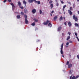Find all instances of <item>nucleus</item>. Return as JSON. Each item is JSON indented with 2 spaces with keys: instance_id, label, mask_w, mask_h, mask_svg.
<instances>
[{
  "instance_id": "obj_1",
  "label": "nucleus",
  "mask_w": 79,
  "mask_h": 79,
  "mask_svg": "<svg viewBox=\"0 0 79 79\" xmlns=\"http://www.w3.org/2000/svg\"><path fill=\"white\" fill-rule=\"evenodd\" d=\"M24 18L25 19V23L26 24H28L29 23V22L28 21V20H27V15H24Z\"/></svg>"
},
{
  "instance_id": "obj_2",
  "label": "nucleus",
  "mask_w": 79,
  "mask_h": 79,
  "mask_svg": "<svg viewBox=\"0 0 79 79\" xmlns=\"http://www.w3.org/2000/svg\"><path fill=\"white\" fill-rule=\"evenodd\" d=\"M70 10H68V11L69 12V14L70 15H72V14H73V13H72V12H71V10H73V7H70Z\"/></svg>"
},
{
  "instance_id": "obj_3",
  "label": "nucleus",
  "mask_w": 79,
  "mask_h": 79,
  "mask_svg": "<svg viewBox=\"0 0 79 79\" xmlns=\"http://www.w3.org/2000/svg\"><path fill=\"white\" fill-rule=\"evenodd\" d=\"M75 16H76L75 15H73V19H74L75 21L77 22L78 21V19H77V17H75Z\"/></svg>"
},
{
  "instance_id": "obj_4",
  "label": "nucleus",
  "mask_w": 79,
  "mask_h": 79,
  "mask_svg": "<svg viewBox=\"0 0 79 79\" xmlns=\"http://www.w3.org/2000/svg\"><path fill=\"white\" fill-rule=\"evenodd\" d=\"M64 44L63 43L61 45V47L60 48V52L61 54H63V48Z\"/></svg>"
},
{
  "instance_id": "obj_5",
  "label": "nucleus",
  "mask_w": 79,
  "mask_h": 79,
  "mask_svg": "<svg viewBox=\"0 0 79 79\" xmlns=\"http://www.w3.org/2000/svg\"><path fill=\"white\" fill-rule=\"evenodd\" d=\"M50 23V21H48V20H47L46 22H44V25H47V24H48V23Z\"/></svg>"
},
{
  "instance_id": "obj_6",
  "label": "nucleus",
  "mask_w": 79,
  "mask_h": 79,
  "mask_svg": "<svg viewBox=\"0 0 79 79\" xmlns=\"http://www.w3.org/2000/svg\"><path fill=\"white\" fill-rule=\"evenodd\" d=\"M34 1L35 3H36L38 5H40V1H36V0H35Z\"/></svg>"
},
{
  "instance_id": "obj_7",
  "label": "nucleus",
  "mask_w": 79,
  "mask_h": 79,
  "mask_svg": "<svg viewBox=\"0 0 79 79\" xmlns=\"http://www.w3.org/2000/svg\"><path fill=\"white\" fill-rule=\"evenodd\" d=\"M32 12L33 14L35 13L36 12V10L35 9H33V10H32Z\"/></svg>"
},
{
  "instance_id": "obj_8",
  "label": "nucleus",
  "mask_w": 79,
  "mask_h": 79,
  "mask_svg": "<svg viewBox=\"0 0 79 79\" xmlns=\"http://www.w3.org/2000/svg\"><path fill=\"white\" fill-rule=\"evenodd\" d=\"M18 5L19 6H21V3L20 1H19L18 2Z\"/></svg>"
},
{
  "instance_id": "obj_9",
  "label": "nucleus",
  "mask_w": 79,
  "mask_h": 79,
  "mask_svg": "<svg viewBox=\"0 0 79 79\" xmlns=\"http://www.w3.org/2000/svg\"><path fill=\"white\" fill-rule=\"evenodd\" d=\"M61 28L62 27H59L57 29V31H61Z\"/></svg>"
},
{
  "instance_id": "obj_10",
  "label": "nucleus",
  "mask_w": 79,
  "mask_h": 79,
  "mask_svg": "<svg viewBox=\"0 0 79 79\" xmlns=\"http://www.w3.org/2000/svg\"><path fill=\"white\" fill-rule=\"evenodd\" d=\"M57 19H58V16H55L54 18V21H56Z\"/></svg>"
},
{
  "instance_id": "obj_11",
  "label": "nucleus",
  "mask_w": 79,
  "mask_h": 79,
  "mask_svg": "<svg viewBox=\"0 0 79 79\" xmlns=\"http://www.w3.org/2000/svg\"><path fill=\"white\" fill-rule=\"evenodd\" d=\"M70 79H76L75 76H73L72 77V76L70 77Z\"/></svg>"
},
{
  "instance_id": "obj_12",
  "label": "nucleus",
  "mask_w": 79,
  "mask_h": 79,
  "mask_svg": "<svg viewBox=\"0 0 79 79\" xmlns=\"http://www.w3.org/2000/svg\"><path fill=\"white\" fill-rule=\"evenodd\" d=\"M35 0H28V2L29 3H32L33 2H34V1Z\"/></svg>"
},
{
  "instance_id": "obj_13",
  "label": "nucleus",
  "mask_w": 79,
  "mask_h": 79,
  "mask_svg": "<svg viewBox=\"0 0 79 79\" xmlns=\"http://www.w3.org/2000/svg\"><path fill=\"white\" fill-rule=\"evenodd\" d=\"M24 11L25 13H27L28 12L27 10L26 9H25L24 10Z\"/></svg>"
},
{
  "instance_id": "obj_14",
  "label": "nucleus",
  "mask_w": 79,
  "mask_h": 79,
  "mask_svg": "<svg viewBox=\"0 0 79 79\" xmlns=\"http://www.w3.org/2000/svg\"><path fill=\"white\" fill-rule=\"evenodd\" d=\"M66 5H65L64 6H63V10L64 12V8H66Z\"/></svg>"
},
{
  "instance_id": "obj_15",
  "label": "nucleus",
  "mask_w": 79,
  "mask_h": 79,
  "mask_svg": "<svg viewBox=\"0 0 79 79\" xmlns=\"http://www.w3.org/2000/svg\"><path fill=\"white\" fill-rule=\"evenodd\" d=\"M68 25L70 27V26H71L72 24H71V22H69L68 23Z\"/></svg>"
},
{
  "instance_id": "obj_16",
  "label": "nucleus",
  "mask_w": 79,
  "mask_h": 79,
  "mask_svg": "<svg viewBox=\"0 0 79 79\" xmlns=\"http://www.w3.org/2000/svg\"><path fill=\"white\" fill-rule=\"evenodd\" d=\"M72 64H70L68 65V68H70L71 67H72Z\"/></svg>"
},
{
  "instance_id": "obj_17",
  "label": "nucleus",
  "mask_w": 79,
  "mask_h": 79,
  "mask_svg": "<svg viewBox=\"0 0 79 79\" xmlns=\"http://www.w3.org/2000/svg\"><path fill=\"white\" fill-rule=\"evenodd\" d=\"M48 26L50 27H51L52 26V24L49 23L48 24Z\"/></svg>"
},
{
  "instance_id": "obj_18",
  "label": "nucleus",
  "mask_w": 79,
  "mask_h": 79,
  "mask_svg": "<svg viewBox=\"0 0 79 79\" xmlns=\"http://www.w3.org/2000/svg\"><path fill=\"white\" fill-rule=\"evenodd\" d=\"M23 3L25 5H26L27 3V2H26V1L24 0L23 1Z\"/></svg>"
},
{
  "instance_id": "obj_19",
  "label": "nucleus",
  "mask_w": 79,
  "mask_h": 79,
  "mask_svg": "<svg viewBox=\"0 0 79 79\" xmlns=\"http://www.w3.org/2000/svg\"><path fill=\"white\" fill-rule=\"evenodd\" d=\"M73 70H70L69 72L70 74H71L73 73Z\"/></svg>"
},
{
  "instance_id": "obj_20",
  "label": "nucleus",
  "mask_w": 79,
  "mask_h": 79,
  "mask_svg": "<svg viewBox=\"0 0 79 79\" xmlns=\"http://www.w3.org/2000/svg\"><path fill=\"white\" fill-rule=\"evenodd\" d=\"M33 20L35 21V22H38L39 20L38 19H36L35 18L33 19Z\"/></svg>"
},
{
  "instance_id": "obj_21",
  "label": "nucleus",
  "mask_w": 79,
  "mask_h": 79,
  "mask_svg": "<svg viewBox=\"0 0 79 79\" xmlns=\"http://www.w3.org/2000/svg\"><path fill=\"white\" fill-rule=\"evenodd\" d=\"M50 6H51V9H52L53 6V5L52 4H50Z\"/></svg>"
},
{
  "instance_id": "obj_22",
  "label": "nucleus",
  "mask_w": 79,
  "mask_h": 79,
  "mask_svg": "<svg viewBox=\"0 0 79 79\" xmlns=\"http://www.w3.org/2000/svg\"><path fill=\"white\" fill-rule=\"evenodd\" d=\"M17 19H20L21 18V16L20 15H17Z\"/></svg>"
},
{
  "instance_id": "obj_23",
  "label": "nucleus",
  "mask_w": 79,
  "mask_h": 79,
  "mask_svg": "<svg viewBox=\"0 0 79 79\" xmlns=\"http://www.w3.org/2000/svg\"><path fill=\"white\" fill-rule=\"evenodd\" d=\"M63 20V17L62 16H61L60 19H59V20L60 21H62Z\"/></svg>"
},
{
  "instance_id": "obj_24",
  "label": "nucleus",
  "mask_w": 79,
  "mask_h": 79,
  "mask_svg": "<svg viewBox=\"0 0 79 79\" xmlns=\"http://www.w3.org/2000/svg\"><path fill=\"white\" fill-rule=\"evenodd\" d=\"M31 26H34L35 25V23H32L31 24Z\"/></svg>"
},
{
  "instance_id": "obj_25",
  "label": "nucleus",
  "mask_w": 79,
  "mask_h": 79,
  "mask_svg": "<svg viewBox=\"0 0 79 79\" xmlns=\"http://www.w3.org/2000/svg\"><path fill=\"white\" fill-rule=\"evenodd\" d=\"M69 39H70V36H69L67 37V39L66 40H69Z\"/></svg>"
},
{
  "instance_id": "obj_26",
  "label": "nucleus",
  "mask_w": 79,
  "mask_h": 79,
  "mask_svg": "<svg viewBox=\"0 0 79 79\" xmlns=\"http://www.w3.org/2000/svg\"><path fill=\"white\" fill-rule=\"evenodd\" d=\"M20 14H21V15L23 16V15H24V12H21L20 13Z\"/></svg>"
},
{
  "instance_id": "obj_27",
  "label": "nucleus",
  "mask_w": 79,
  "mask_h": 79,
  "mask_svg": "<svg viewBox=\"0 0 79 79\" xmlns=\"http://www.w3.org/2000/svg\"><path fill=\"white\" fill-rule=\"evenodd\" d=\"M75 25L76 27H78V26H79V24H78V23H76L75 24Z\"/></svg>"
},
{
  "instance_id": "obj_28",
  "label": "nucleus",
  "mask_w": 79,
  "mask_h": 79,
  "mask_svg": "<svg viewBox=\"0 0 79 79\" xmlns=\"http://www.w3.org/2000/svg\"><path fill=\"white\" fill-rule=\"evenodd\" d=\"M52 3H53V1L52 0L50 1L49 2V4H52Z\"/></svg>"
},
{
  "instance_id": "obj_29",
  "label": "nucleus",
  "mask_w": 79,
  "mask_h": 79,
  "mask_svg": "<svg viewBox=\"0 0 79 79\" xmlns=\"http://www.w3.org/2000/svg\"><path fill=\"white\" fill-rule=\"evenodd\" d=\"M69 61H67L66 64H67V65H68V64H69Z\"/></svg>"
},
{
  "instance_id": "obj_30",
  "label": "nucleus",
  "mask_w": 79,
  "mask_h": 79,
  "mask_svg": "<svg viewBox=\"0 0 79 79\" xmlns=\"http://www.w3.org/2000/svg\"><path fill=\"white\" fill-rule=\"evenodd\" d=\"M19 8H21V9H23V8H24V7L23 6H19Z\"/></svg>"
},
{
  "instance_id": "obj_31",
  "label": "nucleus",
  "mask_w": 79,
  "mask_h": 79,
  "mask_svg": "<svg viewBox=\"0 0 79 79\" xmlns=\"http://www.w3.org/2000/svg\"><path fill=\"white\" fill-rule=\"evenodd\" d=\"M40 14H42V10H40Z\"/></svg>"
},
{
  "instance_id": "obj_32",
  "label": "nucleus",
  "mask_w": 79,
  "mask_h": 79,
  "mask_svg": "<svg viewBox=\"0 0 79 79\" xmlns=\"http://www.w3.org/2000/svg\"><path fill=\"white\" fill-rule=\"evenodd\" d=\"M67 3L69 4V5H71V3L70 2H69L68 1L67 2Z\"/></svg>"
},
{
  "instance_id": "obj_33",
  "label": "nucleus",
  "mask_w": 79,
  "mask_h": 79,
  "mask_svg": "<svg viewBox=\"0 0 79 79\" xmlns=\"http://www.w3.org/2000/svg\"><path fill=\"white\" fill-rule=\"evenodd\" d=\"M79 77V76H77L76 77H75V79H77Z\"/></svg>"
},
{
  "instance_id": "obj_34",
  "label": "nucleus",
  "mask_w": 79,
  "mask_h": 79,
  "mask_svg": "<svg viewBox=\"0 0 79 79\" xmlns=\"http://www.w3.org/2000/svg\"><path fill=\"white\" fill-rule=\"evenodd\" d=\"M61 55H62V57H63V58H64V55H63V53L62 54H61Z\"/></svg>"
},
{
  "instance_id": "obj_35",
  "label": "nucleus",
  "mask_w": 79,
  "mask_h": 79,
  "mask_svg": "<svg viewBox=\"0 0 79 79\" xmlns=\"http://www.w3.org/2000/svg\"><path fill=\"white\" fill-rule=\"evenodd\" d=\"M59 4H58V2L56 3V6H58Z\"/></svg>"
},
{
  "instance_id": "obj_36",
  "label": "nucleus",
  "mask_w": 79,
  "mask_h": 79,
  "mask_svg": "<svg viewBox=\"0 0 79 79\" xmlns=\"http://www.w3.org/2000/svg\"><path fill=\"white\" fill-rule=\"evenodd\" d=\"M73 8H75V4H73Z\"/></svg>"
},
{
  "instance_id": "obj_37",
  "label": "nucleus",
  "mask_w": 79,
  "mask_h": 79,
  "mask_svg": "<svg viewBox=\"0 0 79 79\" xmlns=\"http://www.w3.org/2000/svg\"><path fill=\"white\" fill-rule=\"evenodd\" d=\"M68 34H69V35H71V32H68Z\"/></svg>"
},
{
  "instance_id": "obj_38",
  "label": "nucleus",
  "mask_w": 79,
  "mask_h": 79,
  "mask_svg": "<svg viewBox=\"0 0 79 79\" xmlns=\"http://www.w3.org/2000/svg\"><path fill=\"white\" fill-rule=\"evenodd\" d=\"M69 43H71V44H72V43H73V42L71 40H69Z\"/></svg>"
},
{
  "instance_id": "obj_39",
  "label": "nucleus",
  "mask_w": 79,
  "mask_h": 79,
  "mask_svg": "<svg viewBox=\"0 0 79 79\" xmlns=\"http://www.w3.org/2000/svg\"><path fill=\"white\" fill-rule=\"evenodd\" d=\"M53 13H54V11L52 10V11L51 12V13L52 14H53Z\"/></svg>"
},
{
  "instance_id": "obj_40",
  "label": "nucleus",
  "mask_w": 79,
  "mask_h": 79,
  "mask_svg": "<svg viewBox=\"0 0 79 79\" xmlns=\"http://www.w3.org/2000/svg\"><path fill=\"white\" fill-rule=\"evenodd\" d=\"M35 31H38V28H35Z\"/></svg>"
},
{
  "instance_id": "obj_41",
  "label": "nucleus",
  "mask_w": 79,
  "mask_h": 79,
  "mask_svg": "<svg viewBox=\"0 0 79 79\" xmlns=\"http://www.w3.org/2000/svg\"><path fill=\"white\" fill-rule=\"evenodd\" d=\"M75 35L76 36H77V33H75Z\"/></svg>"
},
{
  "instance_id": "obj_42",
  "label": "nucleus",
  "mask_w": 79,
  "mask_h": 79,
  "mask_svg": "<svg viewBox=\"0 0 79 79\" xmlns=\"http://www.w3.org/2000/svg\"><path fill=\"white\" fill-rule=\"evenodd\" d=\"M9 2H11V0H7Z\"/></svg>"
},
{
  "instance_id": "obj_43",
  "label": "nucleus",
  "mask_w": 79,
  "mask_h": 79,
  "mask_svg": "<svg viewBox=\"0 0 79 79\" xmlns=\"http://www.w3.org/2000/svg\"><path fill=\"white\" fill-rule=\"evenodd\" d=\"M10 5H12V6H13L14 4H13V3H11Z\"/></svg>"
},
{
  "instance_id": "obj_44",
  "label": "nucleus",
  "mask_w": 79,
  "mask_h": 79,
  "mask_svg": "<svg viewBox=\"0 0 79 79\" xmlns=\"http://www.w3.org/2000/svg\"><path fill=\"white\" fill-rule=\"evenodd\" d=\"M6 0H4V1H3L4 3H5L6 2Z\"/></svg>"
},
{
  "instance_id": "obj_45",
  "label": "nucleus",
  "mask_w": 79,
  "mask_h": 79,
  "mask_svg": "<svg viewBox=\"0 0 79 79\" xmlns=\"http://www.w3.org/2000/svg\"><path fill=\"white\" fill-rule=\"evenodd\" d=\"M77 58H78V59H79V55H77Z\"/></svg>"
},
{
  "instance_id": "obj_46",
  "label": "nucleus",
  "mask_w": 79,
  "mask_h": 79,
  "mask_svg": "<svg viewBox=\"0 0 79 79\" xmlns=\"http://www.w3.org/2000/svg\"><path fill=\"white\" fill-rule=\"evenodd\" d=\"M60 1L61 3H62V4H63V3H64V2H63L62 1Z\"/></svg>"
},
{
  "instance_id": "obj_47",
  "label": "nucleus",
  "mask_w": 79,
  "mask_h": 79,
  "mask_svg": "<svg viewBox=\"0 0 79 79\" xmlns=\"http://www.w3.org/2000/svg\"><path fill=\"white\" fill-rule=\"evenodd\" d=\"M76 38H77V39L78 40H79V38H78V37L76 36Z\"/></svg>"
},
{
  "instance_id": "obj_48",
  "label": "nucleus",
  "mask_w": 79,
  "mask_h": 79,
  "mask_svg": "<svg viewBox=\"0 0 79 79\" xmlns=\"http://www.w3.org/2000/svg\"><path fill=\"white\" fill-rule=\"evenodd\" d=\"M66 45H69V42H67V43L66 44Z\"/></svg>"
},
{
  "instance_id": "obj_49",
  "label": "nucleus",
  "mask_w": 79,
  "mask_h": 79,
  "mask_svg": "<svg viewBox=\"0 0 79 79\" xmlns=\"http://www.w3.org/2000/svg\"><path fill=\"white\" fill-rule=\"evenodd\" d=\"M13 8H15V5H14L12 6Z\"/></svg>"
},
{
  "instance_id": "obj_50",
  "label": "nucleus",
  "mask_w": 79,
  "mask_h": 79,
  "mask_svg": "<svg viewBox=\"0 0 79 79\" xmlns=\"http://www.w3.org/2000/svg\"><path fill=\"white\" fill-rule=\"evenodd\" d=\"M64 24H65V25H66V22H65L64 23Z\"/></svg>"
},
{
  "instance_id": "obj_51",
  "label": "nucleus",
  "mask_w": 79,
  "mask_h": 79,
  "mask_svg": "<svg viewBox=\"0 0 79 79\" xmlns=\"http://www.w3.org/2000/svg\"><path fill=\"white\" fill-rule=\"evenodd\" d=\"M62 36H64V33H62Z\"/></svg>"
},
{
  "instance_id": "obj_52",
  "label": "nucleus",
  "mask_w": 79,
  "mask_h": 79,
  "mask_svg": "<svg viewBox=\"0 0 79 79\" xmlns=\"http://www.w3.org/2000/svg\"><path fill=\"white\" fill-rule=\"evenodd\" d=\"M63 19L64 20H65V17H64Z\"/></svg>"
},
{
  "instance_id": "obj_53",
  "label": "nucleus",
  "mask_w": 79,
  "mask_h": 79,
  "mask_svg": "<svg viewBox=\"0 0 79 79\" xmlns=\"http://www.w3.org/2000/svg\"><path fill=\"white\" fill-rule=\"evenodd\" d=\"M52 16V13H51V16Z\"/></svg>"
},
{
  "instance_id": "obj_54",
  "label": "nucleus",
  "mask_w": 79,
  "mask_h": 79,
  "mask_svg": "<svg viewBox=\"0 0 79 79\" xmlns=\"http://www.w3.org/2000/svg\"><path fill=\"white\" fill-rule=\"evenodd\" d=\"M69 56H70V57H71V55H70V54H69Z\"/></svg>"
},
{
  "instance_id": "obj_55",
  "label": "nucleus",
  "mask_w": 79,
  "mask_h": 79,
  "mask_svg": "<svg viewBox=\"0 0 79 79\" xmlns=\"http://www.w3.org/2000/svg\"><path fill=\"white\" fill-rule=\"evenodd\" d=\"M55 1L56 2H57V0H55Z\"/></svg>"
},
{
  "instance_id": "obj_56",
  "label": "nucleus",
  "mask_w": 79,
  "mask_h": 79,
  "mask_svg": "<svg viewBox=\"0 0 79 79\" xmlns=\"http://www.w3.org/2000/svg\"><path fill=\"white\" fill-rule=\"evenodd\" d=\"M64 15H65V12H64Z\"/></svg>"
},
{
  "instance_id": "obj_57",
  "label": "nucleus",
  "mask_w": 79,
  "mask_h": 79,
  "mask_svg": "<svg viewBox=\"0 0 79 79\" xmlns=\"http://www.w3.org/2000/svg\"><path fill=\"white\" fill-rule=\"evenodd\" d=\"M77 2H79V0H77Z\"/></svg>"
},
{
  "instance_id": "obj_58",
  "label": "nucleus",
  "mask_w": 79,
  "mask_h": 79,
  "mask_svg": "<svg viewBox=\"0 0 79 79\" xmlns=\"http://www.w3.org/2000/svg\"><path fill=\"white\" fill-rule=\"evenodd\" d=\"M49 0H48V1H49Z\"/></svg>"
}]
</instances>
